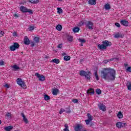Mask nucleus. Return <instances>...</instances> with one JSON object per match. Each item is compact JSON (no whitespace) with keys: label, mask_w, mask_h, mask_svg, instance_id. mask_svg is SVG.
Masks as SVG:
<instances>
[{"label":"nucleus","mask_w":131,"mask_h":131,"mask_svg":"<svg viewBox=\"0 0 131 131\" xmlns=\"http://www.w3.org/2000/svg\"><path fill=\"white\" fill-rule=\"evenodd\" d=\"M70 56H68V55H66L64 56L63 57V60H64V61H69L70 60Z\"/></svg>","instance_id":"29"},{"label":"nucleus","mask_w":131,"mask_h":131,"mask_svg":"<svg viewBox=\"0 0 131 131\" xmlns=\"http://www.w3.org/2000/svg\"><path fill=\"white\" fill-rule=\"evenodd\" d=\"M83 131H86V130H83Z\"/></svg>","instance_id":"61"},{"label":"nucleus","mask_w":131,"mask_h":131,"mask_svg":"<svg viewBox=\"0 0 131 131\" xmlns=\"http://www.w3.org/2000/svg\"><path fill=\"white\" fill-rule=\"evenodd\" d=\"M29 2L32 4H38L39 0H29Z\"/></svg>","instance_id":"27"},{"label":"nucleus","mask_w":131,"mask_h":131,"mask_svg":"<svg viewBox=\"0 0 131 131\" xmlns=\"http://www.w3.org/2000/svg\"><path fill=\"white\" fill-rule=\"evenodd\" d=\"M127 72H131V67H129L126 69Z\"/></svg>","instance_id":"41"},{"label":"nucleus","mask_w":131,"mask_h":131,"mask_svg":"<svg viewBox=\"0 0 131 131\" xmlns=\"http://www.w3.org/2000/svg\"><path fill=\"white\" fill-rule=\"evenodd\" d=\"M62 45H63L62 43H60V44H59L57 46V47L58 48V49H62Z\"/></svg>","instance_id":"44"},{"label":"nucleus","mask_w":131,"mask_h":131,"mask_svg":"<svg viewBox=\"0 0 131 131\" xmlns=\"http://www.w3.org/2000/svg\"><path fill=\"white\" fill-rule=\"evenodd\" d=\"M87 94H90V95H94L95 94V90L94 89L90 88L87 91Z\"/></svg>","instance_id":"17"},{"label":"nucleus","mask_w":131,"mask_h":131,"mask_svg":"<svg viewBox=\"0 0 131 131\" xmlns=\"http://www.w3.org/2000/svg\"><path fill=\"white\" fill-rule=\"evenodd\" d=\"M79 41H80V42H82V43H84V42H85V40H84V39H80L79 38Z\"/></svg>","instance_id":"40"},{"label":"nucleus","mask_w":131,"mask_h":131,"mask_svg":"<svg viewBox=\"0 0 131 131\" xmlns=\"http://www.w3.org/2000/svg\"><path fill=\"white\" fill-rule=\"evenodd\" d=\"M0 124H2V120H0Z\"/></svg>","instance_id":"59"},{"label":"nucleus","mask_w":131,"mask_h":131,"mask_svg":"<svg viewBox=\"0 0 131 131\" xmlns=\"http://www.w3.org/2000/svg\"><path fill=\"white\" fill-rule=\"evenodd\" d=\"M24 43L27 45V46H29L30 45V40L27 36H25L24 40Z\"/></svg>","instance_id":"12"},{"label":"nucleus","mask_w":131,"mask_h":131,"mask_svg":"<svg viewBox=\"0 0 131 131\" xmlns=\"http://www.w3.org/2000/svg\"><path fill=\"white\" fill-rule=\"evenodd\" d=\"M84 23L86 28H88V29L93 30V29H94L93 28V26H94V23L88 20V21H85Z\"/></svg>","instance_id":"5"},{"label":"nucleus","mask_w":131,"mask_h":131,"mask_svg":"<svg viewBox=\"0 0 131 131\" xmlns=\"http://www.w3.org/2000/svg\"><path fill=\"white\" fill-rule=\"evenodd\" d=\"M81 47H83V44H82V43L81 44Z\"/></svg>","instance_id":"58"},{"label":"nucleus","mask_w":131,"mask_h":131,"mask_svg":"<svg viewBox=\"0 0 131 131\" xmlns=\"http://www.w3.org/2000/svg\"><path fill=\"white\" fill-rule=\"evenodd\" d=\"M35 45V44L34 43V42H31V47H34V45Z\"/></svg>","instance_id":"48"},{"label":"nucleus","mask_w":131,"mask_h":131,"mask_svg":"<svg viewBox=\"0 0 131 131\" xmlns=\"http://www.w3.org/2000/svg\"><path fill=\"white\" fill-rule=\"evenodd\" d=\"M57 13L58 14H62L63 13V10L60 8H57Z\"/></svg>","instance_id":"35"},{"label":"nucleus","mask_w":131,"mask_h":131,"mask_svg":"<svg viewBox=\"0 0 131 131\" xmlns=\"http://www.w3.org/2000/svg\"><path fill=\"white\" fill-rule=\"evenodd\" d=\"M107 62H108L107 60H105V61H104V63H107Z\"/></svg>","instance_id":"57"},{"label":"nucleus","mask_w":131,"mask_h":131,"mask_svg":"<svg viewBox=\"0 0 131 131\" xmlns=\"http://www.w3.org/2000/svg\"><path fill=\"white\" fill-rule=\"evenodd\" d=\"M79 30H80L79 28H78L77 27L73 28V31H74V32L75 33H76V32H78L79 31Z\"/></svg>","instance_id":"26"},{"label":"nucleus","mask_w":131,"mask_h":131,"mask_svg":"<svg viewBox=\"0 0 131 131\" xmlns=\"http://www.w3.org/2000/svg\"><path fill=\"white\" fill-rule=\"evenodd\" d=\"M89 5H92V6H95L97 4V0H89Z\"/></svg>","instance_id":"16"},{"label":"nucleus","mask_w":131,"mask_h":131,"mask_svg":"<svg viewBox=\"0 0 131 131\" xmlns=\"http://www.w3.org/2000/svg\"><path fill=\"white\" fill-rule=\"evenodd\" d=\"M98 106L100 110H102V111L103 112L106 111V106H105V105H103V104H98Z\"/></svg>","instance_id":"14"},{"label":"nucleus","mask_w":131,"mask_h":131,"mask_svg":"<svg viewBox=\"0 0 131 131\" xmlns=\"http://www.w3.org/2000/svg\"><path fill=\"white\" fill-rule=\"evenodd\" d=\"M52 62H53V63H56V64H59V63H60V60L55 58L52 60Z\"/></svg>","instance_id":"28"},{"label":"nucleus","mask_w":131,"mask_h":131,"mask_svg":"<svg viewBox=\"0 0 131 131\" xmlns=\"http://www.w3.org/2000/svg\"><path fill=\"white\" fill-rule=\"evenodd\" d=\"M21 116L23 117V120H24L25 123H28V120L27 119V118H26V117H25V115H24V113H21Z\"/></svg>","instance_id":"18"},{"label":"nucleus","mask_w":131,"mask_h":131,"mask_svg":"<svg viewBox=\"0 0 131 131\" xmlns=\"http://www.w3.org/2000/svg\"><path fill=\"white\" fill-rule=\"evenodd\" d=\"M90 125H91V126H92V125H93V122H91Z\"/></svg>","instance_id":"56"},{"label":"nucleus","mask_w":131,"mask_h":131,"mask_svg":"<svg viewBox=\"0 0 131 131\" xmlns=\"http://www.w3.org/2000/svg\"><path fill=\"white\" fill-rule=\"evenodd\" d=\"M44 99L46 101H49L51 99V97L48 95H45L44 96Z\"/></svg>","instance_id":"33"},{"label":"nucleus","mask_w":131,"mask_h":131,"mask_svg":"<svg viewBox=\"0 0 131 131\" xmlns=\"http://www.w3.org/2000/svg\"><path fill=\"white\" fill-rule=\"evenodd\" d=\"M120 23L121 24V25H123V26H125L126 27H127L128 26V21L127 20H121L120 21Z\"/></svg>","instance_id":"13"},{"label":"nucleus","mask_w":131,"mask_h":131,"mask_svg":"<svg viewBox=\"0 0 131 131\" xmlns=\"http://www.w3.org/2000/svg\"><path fill=\"white\" fill-rule=\"evenodd\" d=\"M59 2H62V0H58Z\"/></svg>","instance_id":"60"},{"label":"nucleus","mask_w":131,"mask_h":131,"mask_svg":"<svg viewBox=\"0 0 131 131\" xmlns=\"http://www.w3.org/2000/svg\"><path fill=\"white\" fill-rule=\"evenodd\" d=\"M96 93L97 94V95H101V94H102V91H101L100 89H96Z\"/></svg>","instance_id":"38"},{"label":"nucleus","mask_w":131,"mask_h":131,"mask_svg":"<svg viewBox=\"0 0 131 131\" xmlns=\"http://www.w3.org/2000/svg\"><path fill=\"white\" fill-rule=\"evenodd\" d=\"M34 41L35 43H38V42H39V37H34Z\"/></svg>","instance_id":"24"},{"label":"nucleus","mask_w":131,"mask_h":131,"mask_svg":"<svg viewBox=\"0 0 131 131\" xmlns=\"http://www.w3.org/2000/svg\"><path fill=\"white\" fill-rule=\"evenodd\" d=\"M116 125L118 128H122V127L126 126V123L118 122L116 124Z\"/></svg>","instance_id":"9"},{"label":"nucleus","mask_w":131,"mask_h":131,"mask_svg":"<svg viewBox=\"0 0 131 131\" xmlns=\"http://www.w3.org/2000/svg\"><path fill=\"white\" fill-rule=\"evenodd\" d=\"M28 30L29 31H32V30H34V27L32 26H30L28 28Z\"/></svg>","instance_id":"37"},{"label":"nucleus","mask_w":131,"mask_h":131,"mask_svg":"<svg viewBox=\"0 0 131 131\" xmlns=\"http://www.w3.org/2000/svg\"><path fill=\"white\" fill-rule=\"evenodd\" d=\"M105 10H110L111 7H110V5L109 4H106L104 6Z\"/></svg>","instance_id":"32"},{"label":"nucleus","mask_w":131,"mask_h":131,"mask_svg":"<svg viewBox=\"0 0 131 131\" xmlns=\"http://www.w3.org/2000/svg\"><path fill=\"white\" fill-rule=\"evenodd\" d=\"M6 119H11L12 118V114L11 113L8 112L6 115Z\"/></svg>","instance_id":"22"},{"label":"nucleus","mask_w":131,"mask_h":131,"mask_svg":"<svg viewBox=\"0 0 131 131\" xmlns=\"http://www.w3.org/2000/svg\"><path fill=\"white\" fill-rule=\"evenodd\" d=\"M12 68H13V69L14 71H17V70H20V67L18 66L16 64L12 66Z\"/></svg>","instance_id":"21"},{"label":"nucleus","mask_w":131,"mask_h":131,"mask_svg":"<svg viewBox=\"0 0 131 131\" xmlns=\"http://www.w3.org/2000/svg\"><path fill=\"white\" fill-rule=\"evenodd\" d=\"M13 36H17V32H14L13 33Z\"/></svg>","instance_id":"50"},{"label":"nucleus","mask_w":131,"mask_h":131,"mask_svg":"<svg viewBox=\"0 0 131 131\" xmlns=\"http://www.w3.org/2000/svg\"><path fill=\"white\" fill-rule=\"evenodd\" d=\"M56 29L57 30H58V31H61V30H62V25H58L56 26Z\"/></svg>","instance_id":"31"},{"label":"nucleus","mask_w":131,"mask_h":131,"mask_svg":"<svg viewBox=\"0 0 131 131\" xmlns=\"http://www.w3.org/2000/svg\"><path fill=\"white\" fill-rule=\"evenodd\" d=\"M63 112H65V110H64L63 108H61L60 110L59 114H62L63 113Z\"/></svg>","instance_id":"42"},{"label":"nucleus","mask_w":131,"mask_h":131,"mask_svg":"<svg viewBox=\"0 0 131 131\" xmlns=\"http://www.w3.org/2000/svg\"><path fill=\"white\" fill-rule=\"evenodd\" d=\"M72 102L74 104L78 103V99H74L72 100Z\"/></svg>","instance_id":"39"},{"label":"nucleus","mask_w":131,"mask_h":131,"mask_svg":"<svg viewBox=\"0 0 131 131\" xmlns=\"http://www.w3.org/2000/svg\"><path fill=\"white\" fill-rule=\"evenodd\" d=\"M4 63L5 62H4V61L2 60L0 61V66L4 65Z\"/></svg>","instance_id":"49"},{"label":"nucleus","mask_w":131,"mask_h":131,"mask_svg":"<svg viewBox=\"0 0 131 131\" xmlns=\"http://www.w3.org/2000/svg\"><path fill=\"white\" fill-rule=\"evenodd\" d=\"M81 128H82V126L78 124L75 127L74 130L75 131H81Z\"/></svg>","instance_id":"15"},{"label":"nucleus","mask_w":131,"mask_h":131,"mask_svg":"<svg viewBox=\"0 0 131 131\" xmlns=\"http://www.w3.org/2000/svg\"><path fill=\"white\" fill-rule=\"evenodd\" d=\"M117 117L120 119H121L122 118V117H123V115L122 114V113H121V112H119L118 113Z\"/></svg>","instance_id":"25"},{"label":"nucleus","mask_w":131,"mask_h":131,"mask_svg":"<svg viewBox=\"0 0 131 131\" xmlns=\"http://www.w3.org/2000/svg\"><path fill=\"white\" fill-rule=\"evenodd\" d=\"M87 116H88V119L85 120V122H86V124H87L88 125L90 124V122H91V121L93 120V117L91 114H90V113L87 114Z\"/></svg>","instance_id":"11"},{"label":"nucleus","mask_w":131,"mask_h":131,"mask_svg":"<svg viewBox=\"0 0 131 131\" xmlns=\"http://www.w3.org/2000/svg\"><path fill=\"white\" fill-rule=\"evenodd\" d=\"M114 60H118V58H111L110 59V61L111 62L112 61H114Z\"/></svg>","instance_id":"43"},{"label":"nucleus","mask_w":131,"mask_h":131,"mask_svg":"<svg viewBox=\"0 0 131 131\" xmlns=\"http://www.w3.org/2000/svg\"><path fill=\"white\" fill-rule=\"evenodd\" d=\"M100 73L102 78H103L105 80H108V81L115 80L116 74L114 69L104 68L103 70L101 71Z\"/></svg>","instance_id":"1"},{"label":"nucleus","mask_w":131,"mask_h":131,"mask_svg":"<svg viewBox=\"0 0 131 131\" xmlns=\"http://www.w3.org/2000/svg\"><path fill=\"white\" fill-rule=\"evenodd\" d=\"M114 37L115 38H123V37H124V35H123V34L120 33L118 32L114 34Z\"/></svg>","instance_id":"8"},{"label":"nucleus","mask_w":131,"mask_h":131,"mask_svg":"<svg viewBox=\"0 0 131 131\" xmlns=\"http://www.w3.org/2000/svg\"><path fill=\"white\" fill-rule=\"evenodd\" d=\"M20 48V45L18 43V42H14L13 45L11 46H10V50L14 51H16V50H18Z\"/></svg>","instance_id":"7"},{"label":"nucleus","mask_w":131,"mask_h":131,"mask_svg":"<svg viewBox=\"0 0 131 131\" xmlns=\"http://www.w3.org/2000/svg\"><path fill=\"white\" fill-rule=\"evenodd\" d=\"M12 128H13V127L12 125L4 127V129L6 131H11Z\"/></svg>","instance_id":"20"},{"label":"nucleus","mask_w":131,"mask_h":131,"mask_svg":"<svg viewBox=\"0 0 131 131\" xmlns=\"http://www.w3.org/2000/svg\"><path fill=\"white\" fill-rule=\"evenodd\" d=\"M35 76H37V77H38V80L40 81H44V80H46V77H45V76L43 75H41L38 74V73H36Z\"/></svg>","instance_id":"10"},{"label":"nucleus","mask_w":131,"mask_h":131,"mask_svg":"<svg viewBox=\"0 0 131 131\" xmlns=\"http://www.w3.org/2000/svg\"><path fill=\"white\" fill-rule=\"evenodd\" d=\"M111 45V42L105 40L102 41V45L99 44L98 45V48L100 50V51H102V50H106V49H107V47H110Z\"/></svg>","instance_id":"2"},{"label":"nucleus","mask_w":131,"mask_h":131,"mask_svg":"<svg viewBox=\"0 0 131 131\" xmlns=\"http://www.w3.org/2000/svg\"><path fill=\"white\" fill-rule=\"evenodd\" d=\"M115 24L116 26H117V27H119V28L120 27V24H119V23H116Z\"/></svg>","instance_id":"45"},{"label":"nucleus","mask_w":131,"mask_h":131,"mask_svg":"<svg viewBox=\"0 0 131 131\" xmlns=\"http://www.w3.org/2000/svg\"><path fill=\"white\" fill-rule=\"evenodd\" d=\"M83 23H83V21H80V25H83Z\"/></svg>","instance_id":"54"},{"label":"nucleus","mask_w":131,"mask_h":131,"mask_svg":"<svg viewBox=\"0 0 131 131\" xmlns=\"http://www.w3.org/2000/svg\"><path fill=\"white\" fill-rule=\"evenodd\" d=\"M58 93H59V89L57 88H54L53 90L52 94L54 96H57V95H58Z\"/></svg>","instance_id":"19"},{"label":"nucleus","mask_w":131,"mask_h":131,"mask_svg":"<svg viewBox=\"0 0 131 131\" xmlns=\"http://www.w3.org/2000/svg\"><path fill=\"white\" fill-rule=\"evenodd\" d=\"M126 85L127 86V88L129 91H131V82L130 81H127L126 83Z\"/></svg>","instance_id":"23"},{"label":"nucleus","mask_w":131,"mask_h":131,"mask_svg":"<svg viewBox=\"0 0 131 131\" xmlns=\"http://www.w3.org/2000/svg\"><path fill=\"white\" fill-rule=\"evenodd\" d=\"M4 86H5V88H7V89H9V88H10V86L9 85V84H5V85H4Z\"/></svg>","instance_id":"47"},{"label":"nucleus","mask_w":131,"mask_h":131,"mask_svg":"<svg viewBox=\"0 0 131 131\" xmlns=\"http://www.w3.org/2000/svg\"><path fill=\"white\" fill-rule=\"evenodd\" d=\"M67 39L68 41L72 42L73 40V37L71 36H68Z\"/></svg>","instance_id":"36"},{"label":"nucleus","mask_w":131,"mask_h":131,"mask_svg":"<svg viewBox=\"0 0 131 131\" xmlns=\"http://www.w3.org/2000/svg\"><path fill=\"white\" fill-rule=\"evenodd\" d=\"M71 112V111L69 110V111H67L66 112V113H70Z\"/></svg>","instance_id":"52"},{"label":"nucleus","mask_w":131,"mask_h":131,"mask_svg":"<svg viewBox=\"0 0 131 131\" xmlns=\"http://www.w3.org/2000/svg\"><path fill=\"white\" fill-rule=\"evenodd\" d=\"M65 128L63 129V131H69V127L68 126V124H64Z\"/></svg>","instance_id":"34"},{"label":"nucleus","mask_w":131,"mask_h":131,"mask_svg":"<svg viewBox=\"0 0 131 131\" xmlns=\"http://www.w3.org/2000/svg\"><path fill=\"white\" fill-rule=\"evenodd\" d=\"M94 75L95 76V78L97 80H99V76L98 75V72L97 71H95Z\"/></svg>","instance_id":"30"},{"label":"nucleus","mask_w":131,"mask_h":131,"mask_svg":"<svg viewBox=\"0 0 131 131\" xmlns=\"http://www.w3.org/2000/svg\"><path fill=\"white\" fill-rule=\"evenodd\" d=\"M19 9L20 11L22 12V13H28L31 15H32V14H33V11H32L31 9H28L27 8L24 6H20Z\"/></svg>","instance_id":"4"},{"label":"nucleus","mask_w":131,"mask_h":131,"mask_svg":"<svg viewBox=\"0 0 131 131\" xmlns=\"http://www.w3.org/2000/svg\"><path fill=\"white\" fill-rule=\"evenodd\" d=\"M16 82L18 85L21 86V88H23V89H25V86H26V85L25 84V82L23 81V80L22 79L18 78L16 80Z\"/></svg>","instance_id":"6"},{"label":"nucleus","mask_w":131,"mask_h":131,"mask_svg":"<svg viewBox=\"0 0 131 131\" xmlns=\"http://www.w3.org/2000/svg\"><path fill=\"white\" fill-rule=\"evenodd\" d=\"M62 55H63V56H65V55H66V53L63 52V53H62Z\"/></svg>","instance_id":"55"},{"label":"nucleus","mask_w":131,"mask_h":131,"mask_svg":"<svg viewBox=\"0 0 131 131\" xmlns=\"http://www.w3.org/2000/svg\"><path fill=\"white\" fill-rule=\"evenodd\" d=\"M14 17H19V16H18V14H14Z\"/></svg>","instance_id":"53"},{"label":"nucleus","mask_w":131,"mask_h":131,"mask_svg":"<svg viewBox=\"0 0 131 131\" xmlns=\"http://www.w3.org/2000/svg\"><path fill=\"white\" fill-rule=\"evenodd\" d=\"M124 66H125V68L127 67L128 66V64L127 63H124Z\"/></svg>","instance_id":"51"},{"label":"nucleus","mask_w":131,"mask_h":131,"mask_svg":"<svg viewBox=\"0 0 131 131\" xmlns=\"http://www.w3.org/2000/svg\"><path fill=\"white\" fill-rule=\"evenodd\" d=\"M4 35V32L0 31V37H2Z\"/></svg>","instance_id":"46"},{"label":"nucleus","mask_w":131,"mask_h":131,"mask_svg":"<svg viewBox=\"0 0 131 131\" xmlns=\"http://www.w3.org/2000/svg\"><path fill=\"white\" fill-rule=\"evenodd\" d=\"M79 74H80L81 76H85V78H86L88 80H90V79H91V75L92 74L91 72H85L82 70L79 72Z\"/></svg>","instance_id":"3"}]
</instances>
